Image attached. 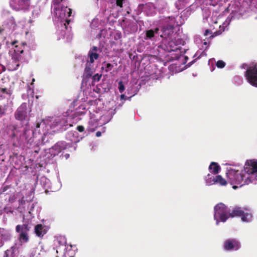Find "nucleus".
<instances>
[{"instance_id": "nucleus-1", "label": "nucleus", "mask_w": 257, "mask_h": 257, "mask_svg": "<svg viewBox=\"0 0 257 257\" xmlns=\"http://www.w3.org/2000/svg\"><path fill=\"white\" fill-rule=\"evenodd\" d=\"M226 175L228 179V182L233 185L232 188L234 189L238 188V186L235 185H238L239 187H241L251 182V179L252 178V177H247L244 179V175L242 173L233 169L228 170Z\"/></svg>"}, {"instance_id": "nucleus-2", "label": "nucleus", "mask_w": 257, "mask_h": 257, "mask_svg": "<svg viewBox=\"0 0 257 257\" xmlns=\"http://www.w3.org/2000/svg\"><path fill=\"white\" fill-rule=\"evenodd\" d=\"M53 9V14L55 18L59 20L62 21L65 20L68 24L70 23V20L68 18L70 17L72 14V10L68 8L67 5L64 4L58 5L56 6H51Z\"/></svg>"}, {"instance_id": "nucleus-3", "label": "nucleus", "mask_w": 257, "mask_h": 257, "mask_svg": "<svg viewBox=\"0 0 257 257\" xmlns=\"http://www.w3.org/2000/svg\"><path fill=\"white\" fill-rule=\"evenodd\" d=\"M28 105L25 102L23 103L15 111V118L20 121L21 127H22L25 122L28 123L30 119Z\"/></svg>"}, {"instance_id": "nucleus-4", "label": "nucleus", "mask_w": 257, "mask_h": 257, "mask_svg": "<svg viewBox=\"0 0 257 257\" xmlns=\"http://www.w3.org/2000/svg\"><path fill=\"white\" fill-rule=\"evenodd\" d=\"M214 209V218L216 221V224H218L219 220L224 222L229 218V210L222 203L217 204Z\"/></svg>"}, {"instance_id": "nucleus-5", "label": "nucleus", "mask_w": 257, "mask_h": 257, "mask_svg": "<svg viewBox=\"0 0 257 257\" xmlns=\"http://www.w3.org/2000/svg\"><path fill=\"white\" fill-rule=\"evenodd\" d=\"M244 76L251 85L257 87V63H253L247 66Z\"/></svg>"}, {"instance_id": "nucleus-6", "label": "nucleus", "mask_w": 257, "mask_h": 257, "mask_svg": "<svg viewBox=\"0 0 257 257\" xmlns=\"http://www.w3.org/2000/svg\"><path fill=\"white\" fill-rule=\"evenodd\" d=\"M31 0H10L11 8L16 11H28L31 5Z\"/></svg>"}, {"instance_id": "nucleus-7", "label": "nucleus", "mask_w": 257, "mask_h": 257, "mask_svg": "<svg viewBox=\"0 0 257 257\" xmlns=\"http://www.w3.org/2000/svg\"><path fill=\"white\" fill-rule=\"evenodd\" d=\"M241 217L242 221L249 222L252 217V215L250 213L244 212L239 207H235L230 212H229V217Z\"/></svg>"}, {"instance_id": "nucleus-8", "label": "nucleus", "mask_w": 257, "mask_h": 257, "mask_svg": "<svg viewBox=\"0 0 257 257\" xmlns=\"http://www.w3.org/2000/svg\"><path fill=\"white\" fill-rule=\"evenodd\" d=\"M30 230V227L27 224L18 225L16 227V232L19 233V240L21 242H27L29 241V237L28 232Z\"/></svg>"}, {"instance_id": "nucleus-9", "label": "nucleus", "mask_w": 257, "mask_h": 257, "mask_svg": "<svg viewBox=\"0 0 257 257\" xmlns=\"http://www.w3.org/2000/svg\"><path fill=\"white\" fill-rule=\"evenodd\" d=\"M71 126H72V124L68 123V119L65 116L56 117L51 124L52 128L58 127L61 131H65Z\"/></svg>"}, {"instance_id": "nucleus-10", "label": "nucleus", "mask_w": 257, "mask_h": 257, "mask_svg": "<svg viewBox=\"0 0 257 257\" xmlns=\"http://www.w3.org/2000/svg\"><path fill=\"white\" fill-rule=\"evenodd\" d=\"M244 172L248 175H255L254 179L257 180V160H247L245 163Z\"/></svg>"}, {"instance_id": "nucleus-11", "label": "nucleus", "mask_w": 257, "mask_h": 257, "mask_svg": "<svg viewBox=\"0 0 257 257\" xmlns=\"http://www.w3.org/2000/svg\"><path fill=\"white\" fill-rule=\"evenodd\" d=\"M239 241L235 238L226 239L223 244V247L226 250H237L240 247Z\"/></svg>"}, {"instance_id": "nucleus-12", "label": "nucleus", "mask_w": 257, "mask_h": 257, "mask_svg": "<svg viewBox=\"0 0 257 257\" xmlns=\"http://www.w3.org/2000/svg\"><path fill=\"white\" fill-rule=\"evenodd\" d=\"M174 25H166L164 26L162 28V34L160 37L164 38L163 41V43H166L168 38H170L174 33Z\"/></svg>"}, {"instance_id": "nucleus-13", "label": "nucleus", "mask_w": 257, "mask_h": 257, "mask_svg": "<svg viewBox=\"0 0 257 257\" xmlns=\"http://www.w3.org/2000/svg\"><path fill=\"white\" fill-rule=\"evenodd\" d=\"M23 53V49H15L14 53L12 56L13 62L15 63V66H14L13 70H16L18 69L20 65V62L22 61L23 59V57L21 55Z\"/></svg>"}, {"instance_id": "nucleus-14", "label": "nucleus", "mask_w": 257, "mask_h": 257, "mask_svg": "<svg viewBox=\"0 0 257 257\" xmlns=\"http://www.w3.org/2000/svg\"><path fill=\"white\" fill-rule=\"evenodd\" d=\"M66 148L67 143L65 142H58L50 149V152L52 155L55 156L58 155L63 150L66 149Z\"/></svg>"}, {"instance_id": "nucleus-15", "label": "nucleus", "mask_w": 257, "mask_h": 257, "mask_svg": "<svg viewBox=\"0 0 257 257\" xmlns=\"http://www.w3.org/2000/svg\"><path fill=\"white\" fill-rule=\"evenodd\" d=\"M228 181L223 178L221 175H217L213 177V179H207L206 182L207 184L211 185L213 184H218L221 186H225L227 183Z\"/></svg>"}, {"instance_id": "nucleus-16", "label": "nucleus", "mask_w": 257, "mask_h": 257, "mask_svg": "<svg viewBox=\"0 0 257 257\" xmlns=\"http://www.w3.org/2000/svg\"><path fill=\"white\" fill-rule=\"evenodd\" d=\"M34 231L37 236L42 237L47 233V229L45 226L38 224L35 226Z\"/></svg>"}, {"instance_id": "nucleus-17", "label": "nucleus", "mask_w": 257, "mask_h": 257, "mask_svg": "<svg viewBox=\"0 0 257 257\" xmlns=\"http://www.w3.org/2000/svg\"><path fill=\"white\" fill-rule=\"evenodd\" d=\"M11 239V234L4 228H0V247L4 244L5 241L9 240Z\"/></svg>"}, {"instance_id": "nucleus-18", "label": "nucleus", "mask_w": 257, "mask_h": 257, "mask_svg": "<svg viewBox=\"0 0 257 257\" xmlns=\"http://www.w3.org/2000/svg\"><path fill=\"white\" fill-rule=\"evenodd\" d=\"M98 50V48L96 46H93L89 51L88 56L89 57V62L93 63L94 60H97L98 58L99 54L96 52Z\"/></svg>"}, {"instance_id": "nucleus-19", "label": "nucleus", "mask_w": 257, "mask_h": 257, "mask_svg": "<svg viewBox=\"0 0 257 257\" xmlns=\"http://www.w3.org/2000/svg\"><path fill=\"white\" fill-rule=\"evenodd\" d=\"M14 193H15V192L14 190L12 189L11 186H6L2 188V191L0 193V196L4 197L6 200H7V196Z\"/></svg>"}, {"instance_id": "nucleus-20", "label": "nucleus", "mask_w": 257, "mask_h": 257, "mask_svg": "<svg viewBox=\"0 0 257 257\" xmlns=\"http://www.w3.org/2000/svg\"><path fill=\"white\" fill-rule=\"evenodd\" d=\"M175 46L174 42L172 41H170L168 42L167 45L162 44L160 45V47L168 52H170L175 51L176 49Z\"/></svg>"}, {"instance_id": "nucleus-21", "label": "nucleus", "mask_w": 257, "mask_h": 257, "mask_svg": "<svg viewBox=\"0 0 257 257\" xmlns=\"http://www.w3.org/2000/svg\"><path fill=\"white\" fill-rule=\"evenodd\" d=\"M159 29L156 28L154 30L150 29L146 31L145 39H149L153 40V38L155 37V34H158Z\"/></svg>"}, {"instance_id": "nucleus-22", "label": "nucleus", "mask_w": 257, "mask_h": 257, "mask_svg": "<svg viewBox=\"0 0 257 257\" xmlns=\"http://www.w3.org/2000/svg\"><path fill=\"white\" fill-rule=\"evenodd\" d=\"M209 169L211 172L214 174H217L219 173L220 167L217 163L211 162L209 166Z\"/></svg>"}, {"instance_id": "nucleus-23", "label": "nucleus", "mask_w": 257, "mask_h": 257, "mask_svg": "<svg viewBox=\"0 0 257 257\" xmlns=\"http://www.w3.org/2000/svg\"><path fill=\"white\" fill-rule=\"evenodd\" d=\"M97 127V124L93 120H90L88 122V125L87 127V131L88 132H93Z\"/></svg>"}, {"instance_id": "nucleus-24", "label": "nucleus", "mask_w": 257, "mask_h": 257, "mask_svg": "<svg viewBox=\"0 0 257 257\" xmlns=\"http://www.w3.org/2000/svg\"><path fill=\"white\" fill-rule=\"evenodd\" d=\"M102 65L103 66L101 67V69L104 70L106 72L111 71L113 68V65L112 64L109 63H107L105 61L103 62Z\"/></svg>"}, {"instance_id": "nucleus-25", "label": "nucleus", "mask_w": 257, "mask_h": 257, "mask_svg": "<svg viewBox=\"0 0 257 257\" xmlns=\"http://www.w3.org/2000/svg\"><path fill=\"white\" fill-rule=\"evenodd\" d=\"M93 73V71L90 66V64L88 65V63L86 64V67L84 70V74L86 76V78H89L91 76Z\"/></svg>"}, {"instance_id": "nucleus-26", "label": "nucleus", "mask_w": 257, "mask_h": 257, "mask_svg": "<svg viewBox=\"0 0 257 257\" xmlns=\"http://www.w3.org/2000/svg\"><path fill=\"white\" fill-rule=\"evenodd\" d=\"M16 249V247L15 246H12L10 249H7L5 251V254L7 257H14L13 254Z\"/></svg>"}, {"instance_id": "nucleus-27", "label": "nucleus", "mask_w": 257, "mask_h": 257, "mask_svg": "<svg viewBox=\"0 0 257 257\" xmlns=\"http://www.w3.org/2000/svg\"><path fill=\"white\" fill-rule=\"evenodd\" d=\"M7 197L8 202L9 203L8 205H9L10 204H12L15 201L16 199L15 193L11 194V195L7 196Z\"/></svg>"}, {"instance_id": "nucleus-28", "label": "nucleus", "mask_w": 257, "mask_h": 257, "mask_svg": "<svg viewBox=\"0 0 257 257\" xmlns=\"http://www.w3.org/2000/svg\"><path fill=\"white\" fill-rule=\"evenodd\" d=\"M7 108L6 105H0V118L6 114Z\"/></svg>"}, {"instance_id": "nucleus-29", "label": "nucleus", "mask_w": 257, "mask_h": 257, "mask_svg": "<svg viewBox=\"0 0 257 257\" xmlns=\"http://www.w3.org/2000/svg\"><path fill=\"white\" fill-rule=\"evenodd\" d=\"M65 1L66 0H52L51 2V6L60 5L62 3H63L62 4H63Z\"/></svg>"}, {"instance_id": "nucleus-30", "label": "nucleus", "mask_w": 257, "mask_h": 257, "mask_svg": "<svg viewBox=\"0 0 257 257\" xmlns=\"http://www.w3.org/2000/svg\"><path fill=\"white\" fill-rule=\"evenodd\" d=\"M216 66L219 68H223L225 66V63L222 61V60H219L216 62Z\"/></svg>"}, {"instance_id": "nucleus-31", "label": "nucleus", "mask_w": 257, "mask_h": 257, "mask_svg": "<svg viewBox=\"0 0 257 257\" xmlns=\"http://www.w3.org/2000/svg\"><path fill=\"white\" fill-rule=\"evenodd\" d=\"M118 88L119 91L120 93L123 92V91L124 90L125 87H124V85L123 84L122 81H120L118 82Z\"/></svg>"}, {"instance_id": "nucleus-32", "label": "nucleus", "mask_w": 257, "mask_h": 257, "mask_svg": "<svg viewBox=\"0 0 257 257\" xmlns=\"http://www.w3.org/2000/svg\"><path fill=\"white\" fill-rule=\"evenodd\" d=\"M102 76L101 74H96L92 77L94 81L98 82Z\"/></svg>"}, {"instance_id": "nucleus-33", "label": "nucleus", "mask_w": 257, "mask_h": 257, "mask_svg": "<svg viewBox=\"0 0 257 257\" xmlns=\"http://www.w3.org/2000/svg\"><path fill=\"white\" fill-rule=\"evenodd\" d=\"M10 127H11L12 128V131H13V136H16V134L14 132V131H17V130L19 128V127L17 125H10Z\"/></svg>"}, {"instance_id": "nucleus-34", "label": "nucleus", "mask_w": 257, "mask_h": 257, "mask_svg": "<svg viewBox=\"0 0 257 257\" xmlns=\"http://www.w3.org/2000/svg\"><path fill=\"white\" fill-rule=\"evenodd\" d=\"M1 91L3 93H6L11 95V93L9 91L7 88H0Z\"/></svg>"}, {"instance_id": "nucleus-35", "label": "nucleus", "mask_w": 257, "mask_h": 257, "mask_svg": "<svg viewBox=\"0 0 257 257\" xmlns=\"http://www.w3.org/2000/svg\"><path fill=\"white\" fill-rule=\"evenodd\" d=\"M26 45V44L25 43H23L21 44V46L16 45L15 49H18V50L23 49L24 50V48H22V47H24Z\"/></svg>"}, {"instance_id": "nucleus-36", "label": "nucleus", "mask_w": 257, "mask_h": 257, "mask_svg": "<svg viewBox=\"0 0 257 257\" xmlns=\"http://www.w3.org/2000/svg\"><path fill=\"white\" fill-rule=\"evenodd\" d=\"M124 0H116V4L117 6L122 8L123 5V2Z\"/></svg>"}, {"instance_id": "nucleus-37", "label": "nucleus", "mask_w": 257, "mask_h": 257, "mask_svg": "<svg viewBox=\"0 0 257 257\" xmlns=\"http://www.w3.org/2000/svg\"><path fill=\"white\" fill-rule=\"evenodd\" d=\"M77 130L79 132H82L84 131V127L82 125H78L77 127Z\"/></svg>"}, {"instance_id": "nucleus-38", "label": "nucleus", "mask_w": 257, "mask_h": 257, "mask_svg": "<svg viewBox=\"0 0 257 257\" xmlns=\"http://www.w3.org/2000/svg\"><path fill=\"white\" fill-rule=\"evenodd\" d=\"M4 211L7 213L9 212H13V211L12 210V208H9L8 207H4Z\"/></svg>"}, {"instance_id": "nucleus-39", "label": "nucleus", "mask_w": 257, "mask_h": 257, "mask_svg": "<svg viewBox=\"0 0 257 257\" xmlns=\"http://www.w3.org/2000/svg\"><path fill=\"white\" fill-rule=\"evenodd\" d=\"M20 205H23L26 203V200L24 199V197H23L21 199H20L19 201Z\"/></svg>"}, {"instance_id": "nucleus-40", "label": "nucleus", "mask_w": 257, "mask_h": 257, "mask_svg": "<svg viewBox=\"0 0 257 257\" xmlns=\"http://www.w3.org/2000/svg\"><path fill=\"white\" fill-rule=\"evenodd\" d=\"M6 70L5 67L2 64H0V73L3 72H4Z\"/></svg>"}, {"instance_id": "nucleus-41", "label": "nucleus", "mask_w": 257, "mask_h": 257, "mask_svg": "<svg viewBox=\"0 0 257 257\" xmlns=\"http://www.w3.org/2000/svg\"><path fill=\"white\" fill-rule=\"evenodd\" d=\"M211 34V31L207 29L205 31L204 35L207 36L208 34Z\"/></svg>"}, {"instance_id": "nucleus-42", "label": "nucleus", "mask_w": 257, "mask_h": 257, "mask_svg": "<svg viewBox=\"0 0 257 257\" xmlns=\"http://www.w3.org/2000/svg\"><path fill=\"white\" fill-rule=\"evenodd\" d=\"M101 136V133L99 131L97 132L96 133V136L97 137H99Z\"/></svg>"}, {"instance_id": "nucleus-43", "label": "nucleus", "mask_w": 257, "mask_h": 257, "mask_svg": "<svg viewBox=\"0 0 257 257\" xmlns=\"http://www.w3.org/2000/svg\"><path fill=\"white\" fill-rule=\"evenodd\" d=\"M121 99H125V95L124 94H121L120 96Z\"/></svg>"}, {"instance_id": "nucleus-44", "label": "nucleus", "mask_w": 257, "mask_h": 257, "mask_svg": "<svg viewBox=\"0 0 257 257\" xmlns=\"http://www.w3.org/2000/svg\"><path fill=\"white\" fill-rule=\"evenodd\" d=\"M18 41L17 40H15V41L12 42L11 44H12V45H15V44L18 43Z\"/></svg>"}, {"instance_id": "nucleus-45", "label": "nucleus", "mask_w": 257, "mask_h": 257, "mask_svg": "<svg viewBox=\"0 0 257 257\" xmlns=\"http://www.w3.org/2000/svg\"><path fill=\"white\" fill-rule=\"evenodd\" d=\"M35 79L34 78H33L32 79V83H31V84H33V82L35 81Z\"/></svg>"}, {"instance_id": "nucleus-46", "label": "nucleus", "mask_w": 257, "mask_h": 257, "mask_svg": "<svg viewBox=\"0 0 257 257\" xmlns=\"http://www.w3.org/2000/svg\"><path fill=\"white\" fill-rule=\"evenodd\" d=\"M3 31V29H0V33H2Z\"/></svg>"}, {"instance_id": "nucleus-47", "label": "nucleus", "mask_w": 257, "mask_h": 257, "mask_svg": "<svg viewBox=\"0 0 257 257\" xmlns=\"http://www.w3.org/2000/svg\"><path fill=\"white\" fill-rule=\"evenodd\" d=\"M173 20L174 22L175 23V20L174 18L173 19Z\"/></svg>"}, {"instance_id": "nucleus-48", "label": "nucleus", "mask_w": 257, "mask_h": 257, "mask_svg": "<svg viewBox=\"0 0 257 257\" xmlns=\"http://www.w3.org/2000/svg\"><path fill=\"white\" fill-rule=\"evenodd\" d=\"M39 125H40V124L38 123L37 125V127H39Z\"/></svg>"}, {"instance_id": "nucleus-49", "label": "nucleus", "mask_w": 257, "mask_h": 257, "mask_svg": "<svg viewBox=\"0 0 257 257\" xmlns=\"http://www.w3.org/2000/svg\"><path fill=\"white\" fill-rule=\"evenodd\" d=\"M181 0H178L179 2H180Z\"/></svg>"}, {"instance_id": "nucleus-50", "label": "nucleus", "mask_w": 257, "mask_h": 257, "mask_svg": "<svg viewBox=\"0 0 257 257\" xmlns=\"http://www.w3.org/2000/svg\"><path fill=\"white\" fill-rule=\"evenodd\" d=\"M2 97V96L0 94V97Z\"/></svg>"}, {"instance_id": "nucleus-51", "label": "nucleus", "mask_w": 257, "mask_h": 257, "mask_svg": "<svg viewBox=\"0 0 257 257\" xmlns=\"http://www.w3.org/2000/svg\"><path fill=\"white\" fill-rule=\"evenodd\" d=\"M56 257H58V256H56Z\"/></svg>"}]
</instances>
